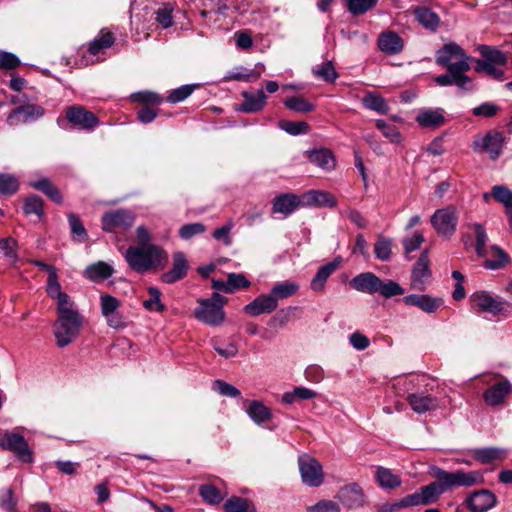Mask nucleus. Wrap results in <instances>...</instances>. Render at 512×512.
Returning a JSON list of instances; mask_svg holds the SVG:
<instances>
[{
  "label": "nucleus",
  "instance_id": "obj_42",
  "mask_svg": "<svg viewBox=\"0 0 512 512\" xmlns=\"http://www.w3.org/2000/svg\"><path fill=\"white\" fill-rule=\"evenodd\" d=\"M375 257L381 261H389L392 255V239L378 236L374 244Z\"/></svg>",
  "mask_w": 512,
  "mask_h": 512
},
{
  "label": "nucleus",
  "instance_id": "obj_29",
  "mask_svg": "<svg viewBox=\"0 0 512 512\" xmlns=\"http://www.w3.org/2000/svg\"><path fill=\"white\" fill-rule=\"evenodd\" d=\"M308 159L314 165L330 171L336 166V160L333 153L326 148L307 151Z\"/></svg>",
  "mask_w": 512,
  "mask_h": 512
},
{
  "label": "nucleus",
  "instance_id": "obj_22",
  "mask_svg": "<svg viewBox=\"0 0 512 512\" xmlns=\"http://www.w3.org/2000/svg\"><path fill=\"white\" fill-rule=\"evenodd\" d=\"M404 509L415 506H426L437 502L429 485L420 487L414 493L401 498Z\"/></svg>",
  "mask_w": 512,
  "mask_h": 512
},
{
  "label": "nucleus",
  "instance_id": "obj_55",
  "mask_svg": "<svg viewBox=\"0 0 512 512\" xmlns=\"http://www.w3.org/2000/svg\"><path fill=\"white\" fill-rule=\"evenodd\" d=\"M252 506L251 502L241 497H231L224 504L226 512H248Z\"/></svg>",
  "mask_w": 512,
  "mask_h": 512
},
{
  "label": "nucleus",
  "instance_id": "obj_17",
  "mask_svg": "<svg viewBox=\"0 0 512 512\" xmlns=\"http://www.w3.org/2000/svg\"><path fill=\"white\" fill-rule=\"evenodd\" d=\"M431 276L428 250H424L412 270L411 286L416 290H424L427 280Z\"/></svg>",
  "mask_w": 512,
  "mask_h": 512
},
{
  "label": "nucleus",
  "instance_id": "obj_34",
  "mask_svg": "<svg viewBox=\"0 0 512 512\" xmlns=\"http://www.w3.org/2000/svg\"><path fill=\"white\" fill-rule=\"evenodd\" d=\"M477 49L481 54L482 59H477L476 61H483L488 64H498L499 66L507 64V55L501 50L485 44L479 45Z\"/></svg>",
  "mask_w": 512,
  "mask_h": 512
},
{
  "label": "nucleus",
  "instance_id": "obj_53",
  "mask_svg": "<svg viewBox=\"0 0 512 512\" xmlns=\"http://www.w3.org/2000/svg\"><path fill=\"white\" fill-rule=\"evenodd\" d=\"M376 127L392 143H399L401 141L400 132L395 125L389 124L385 120L378 119L376 121Z\"/></svg>",
  "mask_w": 512,
  "mask_h": 512
},
{
  "label": "nucleus",
  "instance_id": "obj_57",
  "mask_svg": "<svg viewBox=\"0 0 512 512\" xmlns=\"http://www.w3.org/2000/svg\"><path fill=\"white\" fill-rule=\"evenodd\" d=\"M213 389L223 396L231 398H238L241 396V392L238 388L222 380H215L213 382Z\"/></svg>",
  "mask_w": 512,
  "mask_h": 512
},
{
  "label": "nucleus",
  "instance_id": "obj_19",
  "mask_svg": "<svg viewBox=\"0 0 512 512\" xmlns=\"http://www.w3.org/2000/svg\"><path fill=\"white\" fill-rule=\"evenodd\" d=\"M336 498L348 509L361 507L365 502L364 492L356 483L342 487L338 491Z\"/></svg>",
  "mask_w": 512,
  "mask_h": 512
},
{
  "label": "nucleus",
  "instance_id": "obj_58",
  "mask_svg": "<svg viewBox=\"0 0 512 512\" xmlns=\"http://www.w3.org/2000/svg\"><path fill=\"white\" fill-rule=\"evenodd\" d=\"M195 89V85H183L170 92L167 97V101L175 104L185 100L189 97Z\"/></svg>",
  "mask_w": 512,
  "mask_h": 512
},
{
  "label": "nucleus",
  "instance_id": "obj_49",
  "mask_svg": "<svg viewBox=\"0 0 512 512\" xmlns=\"http://www.w3.org/2000/svg\"><path fill=\"white\" fill-rule=\"evenodd\" d=\"M378 0H346L347 9L353 15H361L376 6Z\"/></svg>",
  "mask_w": 512,
  "mask_h": 512
},
{
  "label": "nucleus",
  "instance_id": "obj_20",
  "mask_svg": "<svg viewBox=\"0 0 512 512\" xmlns=\"http://www.w3.org/2000/svg\"><path fill=\"white\" fill-rule=\"evenodd\" d=\"M189 270L187 258L183 252H175L172 256V268L163 273L161 281L167 284L175 283L186 277Z\"/></svg>",
  "mask_w": 512,
  "mask_h": 512
},
{
  "label": "nucleus",
  "instance_id": "obj_25",
  "mask_svg": "<svg viewBox=\"0 0 512 512\" xmlns=\"http://www.w3.org/2000/svg\"><path fill=\"white\" fill-rule=\"evenodd\" d=\"M302 203L305 206L334 208L337 205V199L327 191L309 190L303 194Z\"/></svg>",
  "mask_w": 512,
  "mask_h": 512
},
{
  "label": "nucleus",
  "instance_id": "obj_9",
  "mask_svg": "<svg viewBox=\"0 0 512 512\" xmlns=\"http://www.w3.org/2000/svg\"><path fill=\"white\" fill-rule=\"evenodd\" d=\"M0 447L14 453L24 463L33 461L32 451L29 449L27 441L18 433L10 431L1 432Z\"/></svg>",
  "mask_w": 512,
  "mask_h": 512
},
{
  "label": "nucleus",
  "instance_id": "obj_5",
  "mask_svg": "<svg viewBox=\"0 0 512 512\" xmlns=\"http://www.w3.org/2000/svg\"><path fill=\"white\" fill-rule=\"evenodd\" d=\"M350 285L357 291L366 294L379 293L385 298L404 294V289L393 280H382L372 272L361 273L352 278Z\"/></svg>",
  "mask_w": 512,
  "mask_h": 512
},
{
  "label": "nucleus",
  "instance_id": "obj_64",
  "mask_svg": "<svg viewBox=\"0 0 512 512\" xmlns=\"http://www.w3.org/2000/svg\"><path fill=\"white\" fill-rule=\"evenodd\" d=\"M309 512H340V507L336 502L330 500H321L313 506L308 507Z\"/></svg>",
  "mask_w": 512,
  "mask_h": 512
},
{
  "label": "nucleus",
  "instance_id": "obj_23",
  "mask_svg": "<svg viewBox=\"0 0 512 512\" xmlns=\"http://www.w3.org/2000/svg\"><path fill=\"white\" fill-rule=\"evenodd\" d=\"M377 45L381 52L396 55L403 50L404 42L396 32L384 31L379 35Z\"/></svg>",
  "mask_w": 512,
  "mask_h": 512
},
{
  "label": "nucleus",
  "instance_id": "obj_62",
  "mask_svg": "<svg viewBox=\"0 0 512 512\" xmlns=\"http://www.w3.org/2000/svg\"><path fill=\"white\" fill-rule=\"evenodd\" d=\"M260 76H261V71L248 70L245 68H241L240 71L230 73L226 77V79L249 82V81L259 79Z\"/></svg>",
  "mask_w": 512,
  "mask_h": 512
},
{
  "label": "nucleus",
  "instance_id": "obj_12",
  "mask_svg": "<svg viewBox=\"0 0 512 512\" xmlns=\"http://www.w3.org/2000/svg\"><path fill=\"white\" fill-rule=\"evenodd\" d=\"M504 145V136L496 130L489 131L484 136H479L473 143L476 152L489 154L492 160L498 159Z\"/></svg>",
  "mask_w": 512,
  "mask_h": 512
},
{
  "label": "nucleus",
  "instance_id": "obj_48",
  "mask_svg": "<svg viewBox=\"0 0 512 512\" xmlns=\"http://www.w3.org/2000/svg\"><path fill=\"white\" fill-rule=\"evenodd\" d=\"M493 198L505 207V211L512 208V191L504 185L492 187Z\"/></svg>",
  "mask_w": 512,
  "mask_h": 512
},
{
  "label": "nucleus",
  "instance_id": "obj_61",
  "mask_svg": "<svg viewBox=\"0 0 512 512\" xmlns=\"http://www.w3.org/2000/svg\"><path fill=\"white\" fill-rule=\"evenodd\" d=\"M424 240V235L419 231L414 232L411 236L405 237L403 239L405 253H411L419 249Z\"/></svg>",
  "mask_w": 512,
  "mask_h": 512
},
{
  "label": "nucleus",
  "instance_id": "obj_51",
  "mask_svg": "<svg viewBox=\"0 0 512 512\" xmlns=\"http://www.w3.org/2000/svg\"><path fill=\"white\" fill-rule=\"evenodd\" d=\"M279 127L290 135L307 134L310 131V126L307 122H294L289 120H281Z\"/></svg>",
  "mask_w": 512,
  "mask_h": 512
},
{
  "label": "nucleus",
  "instance_id": "obj_59",
  "mask_svg": "<svg viewBox=\"0 0 512 512\" xmlns=\"http://www.w3.org/2000/svg\"><path fill=\"white\" fill-rule=\"evenodd\" d=\"M23 114L26 120L39 117L43 115V110L41 107L36 105H25L18 107L14 110V112L8 117V120H12L15 116Z\"/></svg>",
  "mask_w": 512,
  "mask_h": 512
},
{
  "label": "nucleus",
  "instance_id": "obj_3",
  "mask_svg": "<svg viewBox=\"0 0 512 512\" xmlns=\"http://www.w3.org/2000/svg\"><path fill=\"white\" fill-rule=\"evenodd\" d=\"M57 320L54 324V336L59 347H66L78 336L83 319L74 303L56 307Z\"/></svg>",
  "mask_w": 512,
  "mask_h": 512
},
{
  "label": "nucleus",
  "instance_id": "obj_45",
  "mask_svg": "<svg viewBox=\"0 0 512 512\" xmlns=\"http://www.w3.org/2000/svg\"><path fill=\"white\" fill-rule=\"evenodd\" d=\"M68 222L72 233V238L78 242H85L88 238L87 231L79 217L73 213L68 215Z\"/></svg>",
  "mask_w": 512,
  "mask_h": 512
},
{
  "label": "nucleus",
  "instance_id": "obj_10",
  "mask_svg": "<svg viewBox=\"0 0 512 512\" xmlns=\"http://www.w3.org/2000/svg\"><path fill=\"white\" fill-rule=\"evenodd\" d=\"M299 471L302 482L309 487H319L324 482V472L320 462L307 455H301L298 459Z\"/></svg>",
  "mask_w": 512,
  "mask_h": 512
},
{
  "label": "nucleus",
  "instance_id": "obj_30",
  "mask_svg": "<svg viewBox=\"0 0 512 512\" xmlns=\"http://www.w3.org/2000/svg\"><path fill=\"white\" fill-rule=\"evenodd\" d=\"M301 204L298 196L291 193L280 194L273 200V212L289 215Z\"/></svg>",
  "mask_w": 512,
  "mask_h": 512
},
{
  "label": "nucleus",
  "instance_id": "obj_15",
  "mask_svg": "<svg viewBox=\"0 0 512 512\" xmlns=\"http://www.w3.org/2000/svg\"><path fill=\"white\" fill-rule=\"evenodd\" d=\"M497 503L496 495L486 489L475 491L466 499V504L472 512H487Z\"/></svg>",
  "mask_w": 512,
  "mask_h": 512
},
{
  "label": "nucleus",
  "instance_id": "obj_33",
  "mask_svg": "<svg viewBox=\"0 0 512 512\" xmlns=\"http://www.w3.org/2000/svg\"><path fill=\"white\" fill-rule=\"evenodd\" d=\"M375 477L378 485L383 489H396L401 486L402 480L399 475L391 469L378 466L375 471Z\"/></svg>",
  "mask_w": 512,
  "mask_h": 512
},
{
  "label": "nucleus",
  "instance_id": "obj_41",
  "mask_svg": "<svg viewBox=\"0 0 512 512\" xmlns=\"http://www.w3.org/2000/svg\"><path fill=\"white\" fill-rule=\"evenodd\" d=\"M362 102L367 109L376 111L381 114H386L389 110L385 99L375 92H368L365 94Z\"/></svg>",
  "mask_w": 512,
  "mask_h": 512
},
{
  "label": "nucleus",
  "instance_id": "obj_44",
  "mask_svg": "<svg viewBox=\"0 0 512 512\" xmlns=\"http://www.w3.org/2000/svg\"><path fill=\"white\" fill-rule=\"evenodd\" d=\"M471 228H473L476 237V253L480 257H487L489 254V249L486 246L487 235L484 227L479 223H474L471 225Z\"/></svg>",
  "mask_w": 512,
  "mask_h": 512
},
{
  "label": "nucleus",
  "instance_id": "obj_11",
  "mask_svg": "<svg viewBox=\"0 0 512 512\" xmlns=\"http://www.w3.org/2000/svg\"><path fill=\"white\" fill-rule=\"evenodd\" d=\"M120 305V301L112 295L100 296L101 314L110 328L120 329L126 326V320L119 311Z\"/></svg>",
  "mask_w": 512,
  "mask_h": 512
},
{
  "label": "nucleus",
  "instance_id": "obj_39",
  "mask_svg": "<svg viewBox=\"0 0 512 512\" xmlns=\"http://www.w3.org/2000/svg\"><path fill=\"white\" fill-rule=\"evenodd\" d=\"M338 267L337 262H329L319 268L316 275L312 278L310 287L313 291L320 292L324 289L327 279Z\"/></svg>",
  "mask_w": 512,
  "mask_h": 512
},
{
  "label": "nucleus",
  "instance_id": "obj_27",
  "mask_svg": "<svg viewBox=\"0 0 512 512\" xmlns=\"http://www.w3.org/2000/svg\"><path fill=\"white\" fill-rule=\"evenodd\" d=\"M416 122L423 128H439L445 122L443 110L440 108L423 109L417 114Z\"/></svg>",
  "mask_w": 512,
  "mask_h": 512
},
{
  "label": "nucleus",
  "instance_id": "obj_40",
  "mask_svg": "<svg viewBox=\"0 0 512 512\" xmlns=\"http://www.w3.org/2000/svg\"><path fill=\"white\" fill-rule=\"evenodd\" d=\"M114 43L112 33L101 30L99 35L89 43L88 52L95 56L111 47Z\"/></svg>",
  "mask_w": 512,
  "mask_h": 512
},
{
  "label": "nucleus",
  "instance_id": "obj_24",
  "mask_svg": "<svg viewBox=\"0 0 512 512\" xmlns=\"http://www.w3.org/2000/svg\"><path fill=\"white\" fill-rule=\"evenodd\" d=\"M243 103L237 106L236 110L245 113H256L261 111L266 105L267 96L263 90H258L256 93L242 92Z\"/></svg>",
  "mask_w": 512,
  "mask_h": 512
},
{
  "label": "nucleus",
  "instance_id": "obj_7",
  "mask_svg": "<svg viewBox=\"0 0 512 512\" xmlns=\"http://www.w3.org/2000/svg\"><path fill=\"white\" fill-rule=\"evenodd\" d=\"M459 219V212L453 205L437 209L431 216L430 222L439 236L448 238L452 236Z\"/></svg>",
  "mask_w": 512,
  "mask_h": 512
},
{
  "label": "nucleus",
  "instance_id": "obj_56",
  "mask_svg": "<svg viewBox=\"0 0 512 512\" xmlns=\"http://www.w3.org/2000/svg\"><path fill=\"white\" fill-rule=\"evenodd\" d=\"M23 210L27 215L35 214L42 216L44 213L42 199L36 195L28 197L25 200Z\"/></svg>",
  "mask_w": 512,
  "mask_h": 512
},
{
  "label": "nucleus",
  "instance_id": "obj_1",
  "mask_svg": "<svg viewBox=\"0 0 512 512\" xmlns=\"http://www.w3.org/2000/svg\"><path fill=\"white\" fill-rule=\"evenodd\" d=\"M473 58L465 53L463 48L455 42L445 44L436 52V62L446 67L447 73L435 77L440 86L455 85L462 91L473 89V80L467 75L471 69Z\"/></svg>",
  "mask_w": 512,
  "mask_h": 512
},
{
  "label": "nucleus",
  "instance_id": "obj_13",
  "mask_svg": "<svg viewBox=\"0 0 512 512\" xmlns=\"http://www.w3.org/2000/svg\"><path fill=\"white\" fill-rule=\"evenodd\" d=\"M66 118L73 127L81 130H93L98 124L96 115L79 105L68 107Z\"/></svg>",
  "mask_w": 512,
  "mask_h": 512
},
{
  "label": "nucleus",
  "instance_id": "obj_37",
  "mask_svg": "<svg viewBox=\"0 0 512 512\" xmlns=\"http://www.w3.org/2000/svg\"><path fill=\"white\" fill-rule=\"evenodd\" d=\"M414 15L417 21L428 30L435 31L439 27L440 17L427 7L416 8Z\"/></svg>",
  "mask_w": 512,
  "mask_h": 512
},
{
  "label": "nucleus",
  "instance_id": "obj_35",
  "mask_svg": "<svg viewBox=\"0 0 512 512\" xmlns=\"http://www.w3.org/2000/svg\"><path fill=\"white\" fill-rule=\"evenodd\" d=\"M299 284L294 281H282L274 284L270 290L271 296L278 303L280 300L292 297L299 291Z\"/></svg>",
  "mask_w": 512,
  "mask_h": 512
},
{
  "label": "nucleus",
  "instance_id": "obj_32",
  "mask_svg": "<svg viewBox=\"0 0 512 512\" xmlns=\"http://www.w3.org/2000/svg\"><path fill=\"white\" fill-rule=\"evenodd\" d=\"M473 458L482 464H490L495 461H502L507 456V451L497 447H486L471 450Z\"/></svg>",
  "mask_w": 512,
  "mask_h": 512
},
{
  "label": "nucleus",
  "instance_id": "obj_18",
  "mask_svg": "<svg viewBox=\"0 0 512 512\" xmlns=\"http://www.w3.org/2000/svg\"><path fill=\"white\" fill-rule=\"evenodd\" d=\"M278 308V303L270 293L260 294L253 301L243 307L245 314L257 317L261 314H270Z\"/></svg>",
  "mask_w": 512,
  "mask_h": 512
},
{
  "label": "nucleus",
  "instance_id": "obj_4",
  "mask_svg": "<svg viewBox=\"0 0 512 512\" xmlns=\"http://www.w3.org/2000/svg\"><path fill=\"white\" fill-rule=\"evenodd\" d=\"M124 258L128 266L137 273H145L167 260L166 252L157 245L131 246Z\"/></svg>",
  "mask_w": 512,
  "mask_h": 512
},
{
  "label": "nucleus",
  "instance_id": "obj_6",
  "mask_svg": "<svg viewBox=\"0 0 512 512\" xmlns=\"http://www.w3.org/2000/svg\"><path fill=\"white\" fill-rule=\"evenodd\" d=\"M226 299L214 292L209 299L199 300V306L194 311V316L200 322L210 326H217L224 321L225 314L222 309Z\"/></svg>",
  "mask_w": 512,
  "mask_h": 512
},
{
  "label": "nucleus",
  "instance_id": "obj_28",
  "mask_svg": "<svg viewBox=\"0 0 512 512\" xmlns=\"http://www.w3.org/2000/svg\"><path fill=\"white\" fill-rule=\"evenodd\" d=\"M246 403V413L254 423L260 425L271 420L272 412L263 402L251 400Z\"/></svg>",
  "mask_w": 512,
  "mask_h": 512
},
{
  "label": "nucleus",
  "instance_id": "obj_43",
  "mask_svg": "<svg viewBox=\"0 0 512 512\" xmlns=\"http://www.w3.org/2000/svg\"><path fill=\"white\" fill-rule=\"evenodd\" d=\"M312 72L315 77L320 78L326 82H334L338 78V73L336 72L331 61L316 65L312 69Z\"/></svg>",
  "mask_w": 512,
  "mask_h": 512
},
{
  "label": "nucleus",
  "instance_id": "obj_52",
  "mask_svg": "<svg viewBox=\"0 0 512 512\" xmlns=\"http://www.w3.org/2000/svg\"><path fill=\"white\" fill-rule=\"evenodd\" d=\"M498 64H488L483 61H476L475 71L478 73H486L491 78L497 81L505 79V73L502 69L498 68Z\"/></svg>",
  "mask_w": 512,
  "mask_h": 512
},
{
  "label": "nucleus",
  "instance_id": "obj_60",
  "mask_svg": "<svg viewBox=\"0 0 512 512\" xmlns=\"http://www.w3.org/2000/svg\"><path fill=\"white\" fill-rule=\"evenodd\" d=\"M205 231V226L202 223L185 224L179 229V236L183 240H189L192 237L202 234Z\"/></svg>",
  "mask_w": 512,
  "mask_h": 512
},
{
  "label": "nucleus",
  "instance_id": "obj_50",
  "mask_svg": "<svg viewBox=\"0 0 512 512\" xmlns=\"http://www.w3.org/2000/svg\"><path fill=\"white\" fill-rule=\"evenodd\" d=\"M285 106L295 112L298 113H309L314 110V105L309 103L303 97L293 96L285 100Z\"/></svg>",
  "mask_w": 512,
  "mask_h": 512
},
{
  "label": "nucleus",
  "instance_id": "obj_47",
  "mask_svg": "<svg viewBox=\"0 0 512 512\" xmlns=\"http://www.w3.org/2000/svg\"><path fill=\"white\" fill-rule=\"evenodd\" d=\"M149 299L143 302V306L149 311L163 312L164 304L161 302V292L156 287L148 288Z\"/></svg>",
  "mask_w": 512,
  "mask_h": 512
},
{
  "label": "nucleus",
  "instance_id": "obj_54",
  "mask_svg": "<svg viewBox=\"0 0 512 512\" xmlns=\"http://www.w3.org/2000/svg\"><path fill=\"white\" fill-rule=\"evenodd\" d=\"M19 188L18 179L10 174H0V195H12Z\"/></svg>",
  "mask_w": 512,
  "mask_h": 512
},
{
  "label": "nucleus",
  "instance_id": "obj_14",
  "mask_svg": "<svg viewBox=\"0 0 512 512\" xmlns=\"http://www.w3.org/2000/svg\"><path fill=\"white\" fill-rule=\"evenodd\" d=\"M135 221V215L125 209L106 212L102 216V228L106 232H113L117 228H129Z\"/></svg>",
  "mask_w": 512,
  "mask_h": 512
},
{
  "label": "nucleus",
  "instance_id": "obj_31",
  "mask_svg": "<svg viewBox=\"0 0 512 512\" xmlns=\"http://www.w3.org/2000/svg\"><path fill=\"white\" fill-rule=\"evenodd\" d=\"M46 292L49 297L56 300L57 307H63L74 303L66 293L62 292L57 272L48 276Z\"/></svg>",
  "mask_w": 512,
  "mask_h": 512
},
{
  "label": "nucleus",
  "instance_id": "obj_8",
  "mask_svg": "<svg viewBox=\"0 0 512 512\" xmlns=\"http://www.w3.org/2000/svg\"><path fill=\"white\" fill-rule=\"evenodd\" d=\"M471 306L492 316L506 315L509 304L487 291H476L470 296Z\"/></svg>",
  "mask_w": 512,
  "mask_h": 512
},
{
  "label": "nucleus",
  "instance_id": "obj_26",
  "mask_svg": "<svg viewBox=\"0 0 512 512\" xmlns=\"http://www.w3.org/2000/svg\"><path fill=\"white\" fill-rule=\"evenodd\" d=\"M406 305L416 306L426 313H433L440 308L443 301L440 298H433L427 294H411L403 298Z\"/></svg>",
  "mask_w": 512,
  "mask_h": 512
},
{
  "label": "nucleus",
  "instance_id": "obj_38",
  "mask_svg": "<svg viewBox=\"0 0 512 512\" xmlns=\"http://www.w3.org/2000/svg\"><path fill=\"white\" fill-rule=\"evenodd\" d=\"M113 272L114 270L112 266L100 261L98 263L88 266L84 271V275L91 281L99 282L111 277Z\"/></svg>",
  "mask_w": 512,
  "mask_h": 512
},
{
  "label": "nucleus",
  "instance_id": "obj_63",
  "mask_svg": "<svg viewBox=\"0 0 512 512\" xmlns=\"http://www.w3.org/2000/svg\"><path fill=\"white\" fill-rule=\"evenodd\" d=\"M131 99L138 103L159 104L163 99L155 92L140 91L131 95Z\"/></svg>",
  "mask_w": 512,
  "mask_h": 512
},
{
  "label": "nucleus",
  "instance_id": "obj_36",
  "mask_svg": "<svg viewBox=\"0 0 512 512\" xmlns=\"http://www.w3.org/2000/svg\"><path fill=\"white\" fill-rule=\"evenodd\" d=\"M0 253L9 265L15 267L20 261L18 241L12 237L0 239Z\"/></svg>",
  "mask_w": 512,
  "mask_h": 512
},
{
  "label": "nucleus",
  "instance_id": "obj_46",
  "mask_svg": "<svg viewBox=\"0 0 512 512\" xmlns=\"http://www.w3.org/2000/svg\"><path fill=\"white\" fill-rule=\"evenodd\" d=\"M199 494L206 503L211 505L219 504L223 500L220 490L212 484L201 485L199 488Z\"/></svg>",
  "mask_w": 512,
  "mask_h": 512
},
{
  "label": "nucleus",
  "instance_id": "obj_2",
  "mask_svg": "<svg viewBox=\"0 0 512 512\" xmlns=\"http://www.w3.org/2000/svg\"><path fill=\"white\" fill-rule=\"evenodd\" d=\"M431 475L435 478V481L428 485L437 500L448 490L456 487H470L481 484L484 481L483 473L480 471L465 472L457 470L455 472H448L437 466L431 467Z\"/></svg>",
  "mask_w": 512,
  "mask_h": 512
},
{
  "label": "nucleus",
  "instance_id": "obj_21",
  "mask_svg": "<svg viewBox=\"0 0 512 512\" xmlns=\"http://www.w3.org/2000/svg\"><path fill=\"white\" fill-rule=\"evenodd\" d=\"M407 402L411 409L418 414L431 412L438 408V399L423 392L409 394Z\"/></svg>",
  "mask_w": 512,
  "mask_h": 512
},
{
  "label": "nucleus",
  "instance_id": "obj_16",
  "mask_svg": "<svg viewBox=\"0 0 512 512\" xmlns=\"http://www.w3.org/2000/svg\"><path fill=\"white\" fill-rule=\"evenodd\" d=\"M497 376L500 378L499 382L489 387L483 394L484 400L489 406L501 405L512 391L510 381L503 376Z\"/></svg>",
  "mask_w": 512,
  "mask_h": 512
}]
</instances>
